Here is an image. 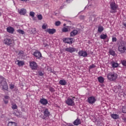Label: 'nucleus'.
<instances>
[{
	"label": "nucleus",
	"instance_id": "obj_1",
	"mask_svg": "<svg viewBox=\"0 0 126 126\" xmlns=\"http://www.w3.org/2000/svg\"><path fill=\"white\" fill-rule=\"evenodd\" d=\"M110 13H116L118 8H119V5H117L115 1H112L110 3Z\"/></svg>",
	"mask_w": 126,
	"mask_h": 126
},
{
	"label": "nucleus",
	"instance_id": "obj_2",
	"mask_svg": "<svg viewBox=\"0 0 126 126\" xmlns=\"http://www.w3.org/2000/svg\"><path fill=\"white\" fill-rule=\"evenodd\" d=\"M118 51L120 52L121 54L126 53V43L125 41H122L121 42L118 47Z\"/></svg>",
	"mask_w": 126,
	"mask_h": 126
},
{
	"label": "nucleus",
	"instance_id": "obj_3",
	"mask_svg": "<svg viewBox=\"0 0 126 126\" xmlns=\"http://www.w3.org/2000/svg\"><path fill=\"white\" fill-rule=\"evenodd\" d=\"M0 87L3 90H7V83L2 77H0Z\"/></svg>",
	"mask_w": 126,
	"mask_h": 126
},
{
	"label": "nucleus",
	"instance_id": "obj_4",
	"mask_svg": "<svg viewBox=\"0 0 126 126\" xmlns=\"http://www.w3.org/2000/svg\"><path fill=\"white\" fill-rule=\"evenodd\" d=\"M118 78V75L115 72H110L107 74V79L110 81H115Z\"/></svg>",
	"mask_w": 126,
	"mask_h": 126
},
{
	"label": "nucleus",
	"instance_id": "obj_5",
	"mask_svg": "<svg viewBox=\"0 0 126 126\" xmlns=\"http://www.w3.org/2000/svg\"><path fill=\"white\" fill-rule=\"evenodd\" d=\"M75 96H70L67 100L65 101V103L68 106H74L75 103H74Z\"/></svg>",
	"mask_w": 126,
	"mask_h": 126
},
{
	"label": "nucleus",
	"instance_id": "obj_6",
	"mask_svg": "<svg viewBox=\"0 0 126 126\" xmlns=\"http://www.w3.org/2000/svg\"><path fill=\"white\" fill-rule=\"evenodd\" d=\"M4 43L5 45H8V46H11L14 44V40L10 38H6L4 40Z\"/></svg>",
	"mask_w": 126,
	"mask_h": 126
},
{
	"label": "nucleus",
	"instance_id": "obj_7",
	"mask_svg": "<svg viewBox=\"0 0 126 126\" xmlns=\"http://www.w3.org/2000/svg\"><path fill=\"white\" fill-rule=\"evenodd\" d=\"M44 116H40V118H42V120H46V118H49L50 117V112H49V109H45L43 111Z\"/></svg>",
	"mask_w": 126,
	"mask_h": 126
},
{
	"label": "nucleus",
	"instance_id": "obj_8",
	"mask_svg": "<svg viewBox=\"0 0 126 126\" xmlns=\"http://www.w3.org/2000/svg\"><path fill=\"white\" fill-rule=\"evenodd\" d=\"M30 66L32 69L34 70H36V69L38 68V65L37 64V63L34 61L30 62Z\"/></svg>",
	"mask_w": 126,
	"mask_h": 126
},
{
	"label": "nucleus",
	"instance_id": "obj_9",
	"mask_svg": "<svg viewBox=\"0 0 126 126\" xmlns=\"http://www.w3.org/2000/svg\"><path fill=\"white\" fill-rule=\"evenodd\" d=\"M78 55L80 57H83L84 58H86V57L88 56V54H87V52L84 50H80L78 52Z\"/></svg>",
	"mask_w": 126,
	"mask_h": 126
},
{
	"label": "nucleus",
	"instance_id": "obj_10",
	"mask_svg": "<svg viewBox=\"0 0 126 126\" xmlns=\"http://www.w3.org/2000/svg\"><path fill=\"white\" fill-rule=\"evenodd\" d=\"M33 56L35 57L36 59H40V58H42V54L38 50H36L33 53Z\"/></svg>",
	"mask_w": 126,
	"mask_h": 126
},
{
	"label": "nucleus",
	"instance_id": "obj_11",
	"mask_svg": "<svg viewBox=\"0 0 126 126\" xmlns=\"http://www.w3.org/2000/svg\"><path fill=\"white\" fill-rule=\"evenodd\" d=\"M65 52H68V53H74V52H76L77 51L76 48L69 47V48H66L64 49Z\"/></svg>",
	"mask_w": 126,
	"mask_h": 126
},
{
	"label": "nucleus",
	"instance_id": "obj_12",
	"mask_svg": "<svg viewBox=\"0 0 126 126\" xmlns=\"http://www.w3.org/2000/svg\"><path fill=\"white\" fill-rule=\"evenodd\" d=\"M88 102L89 104H93L96 102V98L94 96H90L88 98Z\"/></svg>",
	"mask_w": 126,
	"mask_h": 126
},
{
	"label": "nucleus",
	"instance_id": "obj_13",
	"mask_svg": "<svg viewBox=\"0 0 126 126\" xmlns=\"http://www.w3.org/2000/svg\"><path fill=\"white\" fill-rule=\"evenodd\" d=\"M64 43H67V44H70L71 45L72 44V41H73V38H65L63 40Z\"/></svg>",
	"mask_w": 126,
	"mask_h": 126
},
{
	"label": "nucleus",
	"instance_id": "obj_14",
	"mask_svg": "<svg viewBox=\"0 0 126 126\" xmlns=\"http://www.w3.org/2000/svg\"><path fill=\"white\" fill-rule=\"evenodd\" d=\"M40 104L46 106L48 104V100L46 98H41L39 100Z\"/></svg>",
	"mask_w": 126,
	"mask_h": 126
},
{
	"label": "nucleus",
	"instance_id": "obj_15",
	"mask_svg": "<svg viewBox=\"0 0 126 126\" xmlns=\"http://www.w3.org/2000/svg\"><path fill=\"white\" fill-rule=\"evenodd\" d=\"M77 33H78L77 30H73L70 32V37H74V36H76V35H77Z\"/></svg>",
	"mask_w": 126,
	"mask_h": 126
},
{
	"label": "nucleus",
	"instance_id": "obj_16",
	"mask_svg": "<svg viewBox=\"0 0 126 126\" xmlns=\"http://www.w3.org/2000/svg\"><path fill=\"white\" fill-rule=\"evenodd\" d=\"M7 32L8 33H11V34H13V32H14V29L11 27H9L7 28Z\"/></svg>",
	"mask_w": 126,
	"mask_h": 126
},
{
	"label": "nucleus",
	"instance_id": "obj_17",
	"mask_svg": "<svg viewBox=\"0 0 126 126\" xmlns=\"http://www.w3.org/2000/svg\"><path fill=\"white\" fill-rule=\"evenodd\" d=\"M111 117L114 120H118V119H120V115L116 114H111Z\"/></svg>",
	"mask_w": 126,
	"mask_h": 126
},
{
	"label": "nucleus",
	"instance_id": "obj_18",
	"mask_svg": "<svg viewBox=\"0 0 126 126\" xmlns=\"http://www.w3.org/2000/svg\"><path fill=\"white\" fill-rule=\"evenodd\" d=\"M18 12L20 14L22 15H24L26 13V10L24 8H22L20 10H18Z\"/></svg>",
	"mask_w": 126,
	"mask_h": 126
},
{
	"label": "nucleus",
	"instance_id": "obj_19",
	"mask_svg": "<svg viewBox=\"0 0 126 126\" xmlns=\"http://www.w3.org/2000/svg\"><path fill=\"white\" fill-rule=\"evenodd\" d=\"M17 64L19 66H23L25 64L24 61H20L19 60H17Z\"/></svg>",
	"mask_w": 126,
	"mask_h": 126
},
{
	"label": "nucleus",
	"instance_id": "obj_20",
	"mask_svg": "<svg viewBox=\"0 0 126 126\" xmlns=\"http://www.w3.org/2000/svg\"><path fill=\"white\" fill-rule=\"evenodd\" d=\"M46 32H48V33H49V34H54V33L56 32V30L55 29H48L47 30H46Z\"/></svg>",
	"mask_w": 126,
	"mask_h": 126
},
{
	"label": "nucleus",
	"instance_id": "obj_21",
	"mask_svg": "<svg viewBox=\"0 0 126 126\" xmlns=\"http://www.w3.org/2000/svg\"><path fill=\"white\" fill-rule=\"evenodd\" d=\"M80 124H81V121H80V119L78 118L75 120L73 122L74 126H78V125H80Z\"/></svg>",
	"mask_w": 126,
	"mask_h": 126
},
{
	"label": "nucleus",
	"instance_id": "obj_22",
	"mask_svg": "<svg viewBox=\"0 0 126 126\" xmlns=\"http://www.w3.org/2000/svg\"><path fill=\"white\" fill-rule=\"evenodd\" d=\"M97 80L99 83H104V81H105V78L102 76L98 77Z\"/></svg>",
	"mask_w": 126,
	"mask_h": 126
},
{
	"label": "nucleus",
	"instance_id": "obj_23",
	"mask_svg": "<svg viewBox=\"0 0 126 126\" xmlns=\"http://www.w3.org/2000/svg\"><path fill=\"white\" fill-rule=\"evenodd\" d=\"M111 64L112 67H114V68L118 67V66H119V63H118L114 61H112L111 62Z\"/></svg>",
	"mask_w": 126,
	"mask_h": 126
},
{
	"label": "nucleus",
	"instance_id": "obj_24",
	"mask_svg": "<svg viewBox=\"0 0 126 126\" xmlns=\"http://www.w3.org/2000/svg\"><path fill=\"white\" fill-rule=\"evenodd\" d=\"M59 83L61 84V85H66V81H65V80H61L59 81Z\"/></svg>",
	"mask_w": 126,
	"mask_h": 126
},
{
	"label": "nucleus",
	"instance_id": "obj_25",
	"mask_svg": "<svg viewBox=\"0 0 126 126\" xmlns=\"http://www.w3.org/2000/svg\"><path fill=\"white\" fill-rule=\"evenodd\" d=\"M8 126H17V124L15 122H9Z\"/></svg>",
	"mask_w": 126,
	"mask_h": 126
},
{
	"label": "nucleus",
	"instance_id": "obj_26",
	"mask_svg": "<svg viewBox=\"0 0 126 126\" xmlns=\"http://www.w3.org/2000/svg\"><path fill=\"white\" fill-rule=\"evenodd\" d=\"M108 36L106 34H102L100 35V39H102L103 40H105V39H107Z\"/></svg>",
	"mask_w": 126,
	"mask_h": 126
},
{
	"label": "nucleus",
	"instance_id": "obj_27",
	"mask_svg": "<svg viewBox=\"0 0 126 126\" xmlns=\"http://www.w3.org/2000/svg\"><path fill=\"white\" fill-rule=\"evenodd\" d=\"M109 54L111 55V56H115L116 55V52H115V51L113 50L112 49H110Z\"/></svg>",
	"mask_w": 126,
	"mask_h": 126
},
{
	"label": "nucleus",
	"instance_id": "obj_28",
	"mask_svg": "<svg viewBox=\"0 0 126 126\" xmlns=\"http://www.w3.org/2000/svg\"><path fill=\"white\" fill-rule=\"evenodd\" d=\"M102 31H104V28H103V27H99L98 28V32L101 33Z\"/></svg>",
	"mask_w": 126,
	"mask_h": 126
},
{
	"label": "nucleus",
	"instance_id": "obj_29",
	"mask_svg": "<svg viewBox=\"0 0 126 126\" xmlns=\"http://www.w3.org/2000/svg\"><path fill=\"white\" fill-rule=\"evenodd\" d=\"M12 109L13 110H16L17 109V105L15 103L12 104Z\"/></svg>",
	"mask_w": 126,
	"mask_h": 126
},
{
	"label": "nucleus",
	"instance_id": "obj_30",
	"mask_svg": "<svg viewBox=\"0 0 126 126\" xmlns=\"http://www.w3.org/2000/svg\"><path fill=\"white\" fill-rule=\"evenodd\" d=\"M17 32H18V33H19V34H22V35L24 34V31L22 30H17Z\"/></svg>",
	"mask_w": 126,
	"mask_h": 126
},
{
	"label": "nucleus",
	"instance_id": "obj_31",
	"mask_svg": "<svg viewBox=\"0 0 126 126\" xmlns=\"http://www.w3.org/2000/svg\"><path fill=\"white\" fill-rule=\"evenodd\" d=\"M68 28L63 27L62 29L63 32H68Z\"/></svg>",
	"mask_w": 126,
	"mask_h": 126
},
{
	"label": "nucleus",
	"instance_id": "obj_32",
	"mask_svg": "<svg viewBox=\"0 0 126 126\" xmlns=\"http://www.w3.org/2000/svg\"><path fill=\"white\" fill-rule=\"evenodd\" d=\"M121 63L124 65V66H126V60H122L121 61Z\"/></svg>",
	"mask_w": 126,
	"mask_h": 126
},
{
	"label": "nucleus",
	"instance_id": "obj_33",
	"mask_svg": "<svg viewBox=\"0 0 126 126\" xmlns=\"http://www.w3.org/2000/svg\"><path fill=\"white\" fill-rule=\"evenodd\" d=\"M122 111H123V113L126 114V105L123 107Z\"/></svg>",
	"mask_w": 126,
	"mask_h": 126
},
{
	"label": "nucleus",
	"instance_id": "obj_34",
	"mask_svg": "<svg viewBox=\"0 0 126 126\" xmlns=\"http://www.w3.org/2000/svg\"><path fill=\"white\" fill-rule=\"evenodd\" d=\"M37 18L38 20H42V19H43V16H42V15H38L37 16Z\"/></svg>",
	"mask_w": 126,
	"mask_h": 126
},
{
	"label": "nucleus",
	"instance_id": "obj_35",
	"mask_svg": "<svg viewBox=\"0 0 126 126\" xmlns=\"http://www.w3.org/2000/svg\"><path fill=\"white\" fill-rule=\"evenodd\" d=\"M30 15L32 17H34L35 16V13L34 12H30Z\"/></svg>",
	"mask_w": 126,
	"mask_h": 126
},
{
	"label": "nucleus",
	"instance_id": "obj_36",
	"mask_svg": "<svg viewBox=\"0 0 126 126\" xmlns=\"http://www.w3.org/2000/svg\"><path fill=\"white\" fill-rule=\"evenodd\" d=\"M19 56H23L24 55V52L23 51H20L18 54Z\"/></svg>",
	"mask_w": 126,
	"mask_h": 126
},
{
	"label": "nucleus",
	"instance_id": "obj_37",
	"mask_svg": "<svg viewBox=\"0 0 126 126\" xmlns=\"http://www.w3.org/2000/svg\"><path fill=\"white\" fill-rule=\"evenodd\" d=\"M47 26H48L47 25V24H44L42 25V29H46Z\"/></svg>",
	"mask_w": 126,
	"mask_h": 126
},
{
	"label": "nucleus",
	"instance_id": "obj_38",
	"mask_svg": "<svg viewBox=\"0 0 126 126\" xmlns=\"http://www.w3.org/2000/svg\"><path fill=\"white\" fill-rule=\"evenodd\" d=\"M55 25L56 26H59V25H61V22L60 21H57L55 23Z\"/></svg>",
	"mask_w": 126,
	"mask_h": 126
},
{
	"label": "nucleus",
	"instance_id": "obj_39",
	"mask_svg": "<svg viewBox=\"0 0 126 126\" xmlns=\"http://www.w3.org/2000/svg\"><path fill=\"white\" fill-rule=\"evenodd\" d=\"M38 74L40 75V76H43V75H44V73L40 71L38 72Z\"/></svg>",
	"mask_w": 126,
	"mask_h": 126
},
{
	"label": "nucleus",
	"instance_id": "obj_40",
	"mask_svg": "<svg viewBox=\"0 0 126 126\" xmlns=\"http://www.w3.org/2000/svg\"><path fill=\"white\" fill-rule=\"evenodd\" d=\"M94 67H95V65H94V64H92V65H90L89 67L90 69H92V68H94Z\"/></svg>",
	"mask_w": 126,
	"mask_h": 126
},
{
	"label": "nucleus",
	"instance_id": "obj_41",
	"mask_svg": "<svg viewBox=\"0 0 126 126\" xmlns=\"http://www.w3.org/2000/svg\"><path fill=\"white\" fill-rule=\"evenodd\" d=\"M49 90L51 91V92H55V89L53 88H50Z\"/></svg>",
	"mask_w": 126,
	"mask_h": 126
},
{
	"label": "nucleus",
	"instance_id": "obj_42",
	"mask_svg": "<svg viewBox=\"0 0 126 126\" xmlns=\"http://www.w3.org/2000/svg\"><path fill=\"white\" fill-rule=\"evenodd\" d=\"M16 116L17 118H20V113H19V112H17L16 113Z\"/></svg>",
	"mask_w": 126,
	"mask_h": 126
},
{
	"label": "nucleus",
	"instance_id": "obj_43",
	"mask_svg": "<svg viewBox=\"0 0 126 126\" xmlns=\"http://www.w3.org/2000/svg\"><path fill=\"white\" fill-rule=\"evenodd\" d=\"M112 42H117V37H113Z\"/></svg>",
	"mask_w": 126,
	"mask_h": 126
},
{
	"label": "nucleus",
	"instance_id": "obj_44",
	"mask_svg": "<svg viewBox=\"0 0 126 126\" xmlns=\"http://www.w3.org/2000/svg\"><path fill=\"white\" fill-rule=\"evenodd\" d=\"M10 89H13V88H14V85H10Z\"/></svg>",
	"mask_w": 126,
	"mask_h": 126
},
{
	"label": "nucleus",
	"instance_id": "obj_45",
	"mask_svg": "<svg viewBox=\"0 0 126 126\" xmlns=\"http://www.w3.org/2000/svg\"><path fill=\"white\" fill-rule=\"evenodd\" d=\"M5 99H9V96L6 95L4 96Z\"/></svg>",
	"mask_w": 126,
	"mask_h": 126
},
{
	"label": "nucleus",
	"instance_id": "obj_46",
	"mask_svg": "<svg viewBox=\"0 0 126 126\" xmlns=\"http://www.w3.org/2000/svg\"><path fill=\"white\" fill-rule=\"evenodd\" d=\"M5 104H8V100H4Z\"/></svg>",
	"mask_w": 126,
	"mask_h": 126
},
{
	"label": "nucleus",
	"instance_id": "obj_47",
	"mask_svg": "<svg viewBox=\"0 0 126 126\" xmlns=\"http://www.w3.org/2000/svg\"><path fill=\"white\" fill-rule=\"evenodd\" d=\"M20 0L21 1H27V0Z\"/></svg>",
	"mask_w": 126,
	"mask_h": 126
},
{
	"label": "nucleus",
	"instance_id": "obj_48",
	"mask_svg": "<svg viewBox=\"0 0 126 126\" xmlns=\"http://www.w3.org/2000/svg\"><path fill=\"white\" fill-rule=\"evenodd\" d=\"M63 26H65V24H63Z\"/></svg>",
	"mask_w": 126,
	"mask_h": 126
}]
</instances>
